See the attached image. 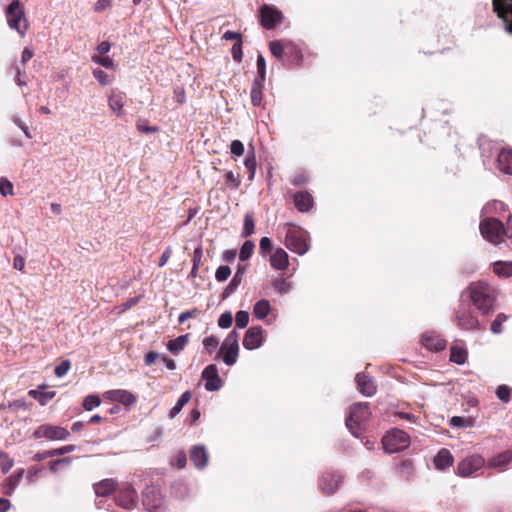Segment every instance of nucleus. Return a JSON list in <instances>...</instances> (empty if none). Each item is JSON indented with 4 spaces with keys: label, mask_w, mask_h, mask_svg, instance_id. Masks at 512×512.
<instances>
[{
    "label": "nucleus",
    "mask_w": 512,
    "mask_h": 512,
    "mask_svg": "<svg viewBox=\"0 0 512 512\" xmlns=\"http://www.w3.org/2000/svg\"><path fill=\"white\" fill-rule=\"evenodd\" d=\"M244 272H245L244 267L241 265H238L236 273L234 274L232 280L230 281V283L227 285V287L224 290V294H223L224 297L232 294L238 288V286L240 285V283L242 281Z\"/></svg>",
    "instance_id": "obj_31"
},
{
    "label": "nucleus",
    "mask_w": 512,
    "mask_h": 512,
    "mask_svg": "<svg viewBox=\"0 0 512 512\" xmlns=\"http://www.w3.org/2000/svg\"><path fill=\"white\" fill-rule=\"evenodd\" d=\"M457 326L463 330H473L479 326V321L470 311L459 310L456 313Z\"/></svg>",
    "instance_id": "obj_18"
},
{
    "label": "nucleus",
    "mask_w": 512,
    "mask_h": 512,
    "mask_svg": "<svg viewBox=\"0 0 512 512\" xmlns=\"http://www.w3.org/2000/svg\"><path fill=\"white\" fill-rule=\"evenodd\" d=\"M449 424L455 428H471L474 426V419L471 417L454 416L450 419Z\"/></svg>",
    "instance_id": "obj_36"
},
{
    "label": "nucleus",
    "mask_w": 512,
    "mask_h": 512,
    "mask_svg": "<svg viewBox=\"0 0 512 512\" xmlns=\"http://www.w3.org/2000/svg\"><path fill=\"white\" fill-rule=\"evenodd\" d=\"M467 359V351L461 347L453 346L451 348L450 360L456 364H464Z\"/></svg>",
    "instance_id": "obj_37"
},
{
    "label": "nucleus",
    "mask_w": 512,
    "mask_h": 512,
    "mask_svg": "<svg viewBox=\"0 0 512 512\" xmlns=\"http://www.w3.org/2000/svg\"><path fill=\"white\" fill-rule=\"evenodd\" d=\"M261 24L270 30L275 28L283 19L282 12L274 6L264 4L259 9Z\"/></svg>",
    "instance_id": "obj_11"
},
{
    "label": "nucleus",
    "mask_w": 512,
    "mask_h": 512,
    "mask_svg": "<svg viewBox=\"0 0 512 512\" xmlns=\"http://www.w3.org/2000/svg\"><path fill=\"white\" fill-rule=\"evenodd\" d=\"M294 204L301 212L308 211L313 205V198L308 192H299L294 196Z\"/></svg>",
    "instance_id": "obj_27"
},
{
    "label": "nucleus",
    "mask_w": 512,
    "mask_h": 512,
    "mask_svg": "<svg viewBox=\"0 0 512 512\" xmlns=\"http://www.w3.org/2000/svg\"><path fill=\"white\" fill-rule=\"evenodd\" d=\"M0 193L3 196L13 195V185L4 177H0Z\"/></svg>",
    "instance_id": "obj_54"
},
{
    "label": "nucleus",
    "mask_w": 512,
    "mask_h": 512,
    "mask_svg": "<svg viewBox=\"0 0 512 512\" xmlns=\"http://www.w3.org/2000/svg\"><path fill=\"white\" fill-rule=\"evenodd\" d=\"M356 382H357L359 391L363 395L370 397L376 393V385H375L374 381L372 380V378L369 377L368 375H366L364 373L357 374Z\"/></svg>",
    "instance_id": "obj_22"
},
{
    "label": "nucleus",
    "mask_w": 512,
    "mask_h": 512,
    "mask_svg": "<svg viewBox=\"0 0 512 512\" xmlns=\"http://www.w3.org/2000/svg\"><path fill=\"white\" fill-rule=\"evenodd\" d=\"M272 248V241L268 237H262L259 243V249L262 253H265Z\"/></svg>",
    "instance_id": "obj_63"
},
{
    "label": "nucleus",
    "mask_w": 512,
    "mask_h": 512,
    "mask_svg": "<svg viewBox=\"0 0 512 512\" xmlns=\"http://www.w3.org/2000/svg\"><path fill=\"white\" fill-rule=\"evenodd\" d=\"M24 475V469H18L14 471L6 480L3 486L4 493L11 495L14 493L16 488L19 486Z\"/></svg>",
    "instance_id": "obj_25"
},
{
    "label": "nucleus",
    "mask_w": 512,
    "mask_h": 512,
    "mask_svg": "<svg viewBox=\"0 0 512 512\" xmlns=\"http://www.w3.org/2000/svg\"><path fill=\"white\" fill-rule=\"evenodd\" d=\"M188 334L181 335L175 339H172L167 344V349L174 354L179 353L188 343Z\"/></svg>",
    "instance_id": "obj_34"
},
{
    "label": "nucleus",
    "mask_w": 512,
    "mask_h": 512,
    "mask_svg": "<svg viewBox=\"0 0 512 512\" xmlns=\"http://www.w3.org/2000/svg\"><path fill=\"white\" fill-rule=\"evenodd\" d=\"M226 184L231 189H237L240 185L239 177L235 175L232 171H228L226 173Z\"/></svg>",
    "instance_id": "obj_57"
},
{
    "label": "nucleus",
    "mask_w": 512,
    "mask_h": 512,
    "mask_svg": "<svg viewBox=\"0 0 512 512\" xmlns=\"http://www.w3.org/2000/svg\"><path fill=\"white\" fill-rule=\"evenodd\" d=\"M111 7V0H98L94 5L95 12H102Z\"/></svg>",
    "instance_id": "obj_62"
},
{
    "label": "nucleus",
    "mask_w": 512,
    "mask_h": 512,
    "mask_svg": "<svg viewBox=\"0 0 512 512\" xmlns=\"http://www.w3.org/2000/svg\"><path fill=\"white\" fill-rule=\"evenodd\" d=\"M254 227H255V225H254V219H253L252 215L249 213L245 214L242 236L248 237V236L252 235L254 232Z\"/></svg>",
    "instance_id": "obj_44"
},
{
    "label": "nucleus",
    "mask_w": 512,
    "mask_h": 512,
    "mask_svg": "<svg viewBox=\"0 0 512 512\" xmlns=\"http://www.w3.org/2000/svg\"><path fill=\"white\" fill-rule=\"evenodd\" d=\"M264 330L260 326L250 327L244 336L243 347L247 350H255L261 347L264 341Z\"/></svg>",
    "instance_id": "obj_14"
},
{
    "label": "nucleus",
    "mask_w": 512,
    "mask_h": 512,
    "mask_svg": "<svg viewBox=\"0 0 512 512\" xmlns=\"http://www.w3.org/2000/svg\"><path fill=\"white\" fill-rule=\"evenodd\" d=\"M254 243L250 240H247L243 243L241 249H240V253H239V258L241 261H246L247 259H249L254 251Z\"/></svg>",
    "instance_id": "obj_40"
},
{
    "label": "nucleus",
    "mask_w": 512,
    "mask_h": 512,
    "mask_svg": "<svg viewBox=\"0 0 512 512\" xmlns=\"http://www.w3.org/2000/svg\"><path fill=\"white\" fill-rule=\"evenodd\" d=\"M230 151L235 156H242L244 154V145L240 140H233L230 144Z\"/></svg>",
    "instance_id": "obj_58"
},
{
    "label": "nucleus",
    "mask_w": 512,
    "mask_h": 512,
    "mask_svg": "<svg viewBox=\"0 0 512 512\" xmlns=\"http://www.w3.org/2000/svg\"><path fill=\"white\" fill-rule=\"evenodd\" d=\"M218 344H219V341L215 336H209L203 340L204 349L208 353H212L215 350V348L218 346Z\"/></svg>",
    "instance_id": "obj_56"
},
{
    "label": "nucleus",
    "mask_w": 512,
    "mask_h": 512,
    "mask_svg": "<svg viewBox=\"0 0 512 512\" xmlns=\"http://www.w3.org/2000/svg\"><path fill=\"white\" fill-rule=\"evenodd\" d=\"M271 311L270 302L266 299H261L254 304L253 315L259 320L265 319Z\"/></svg>",
    "instance_id": "obj_30"
},
{
    "label": "nucleus",
    "mask_w": 512,
    "mask_h": 512,
    "mask_svg": "<svg viewBox=\"0 0 512 512\" xmlns=\"http://www.w3.org/2000/svg\"><path fill=\"white\" fill-rule=\"evenodd\" d=\"M14 465V460L7 453L0 450V468L6 474Z\"/></svg>",
    "instance_id": "obj_42"
},
{
    "label": "nucleus",
    "mask_w": 512,
    "mask_h": 512,
    "mask_svg": "<svg viewBox=\"0 0 512 512\" xmlns=\"http://www.w3.org/2000/svg\"><path fill=\"white\" fill-rule=\"evenodd\" d=\"M236 327L242 329L245 328L249 323V313L244 310H240L235 316Z\"/></svg>",
    "instance_id": "obj_48"
},
{
    "label": "nucleus",
    "mask_w": 512,
    "mask_h": 512,
    "mask_svg": "<svg viewBox=\"0 0 512 512\" xmlns=\"http://www.w3.org/2000/svg\"><path fill=\"white\" fill-rule=\"evenodd\" d=\"M124 98L125 95L123 93H112L108 98L109 108L117 116H121L123 114Z\"/></svg>",
    "instance_id": "obj_29"
},
{
    "label": "nucleus",
    "mask_w": 512,
    "mask_h": 512,
    "mask_svg": "<svg viewBox=\"0 0 512 512\" xmlns=\"http://www.w3.org/2000/svg\"><path fill=\"white\" fill-rule=\"evenodd\" d=\"M269 46H270V51L273 56H275L276 58H279V59H281L283 57L284 46L281 41H277V40L272 41Z\"/></svg>",
    "instance_id": "obj_52"
},
{
    "label": "nucleus",
    "mask_w": 512,
    "mask_h": 512,
    "mask_svg": "<svg viewBox=\"0 0 512 512\" xmlns=\"http://www.w3.org/2000/svg\"><path fill=\"white\" fill-rule=\"evenodd\" d=\"M370 417L368 403H356L351 406L346 418V426L353 436L359 437L363 431L362 424Z\"/></svg>",
    "instance_id": "obj_3"
},
{
    "label": "nucleus",
    "mask_w": 512,
    "mask_h": 512,
    "mask_svg": "<svg viewBox=\"0 0 512 512\" xmlns=\"http://www.w3.org/2000/svg\"><path fill=\"white\" fill-rule=\"evenodd\" d=\"M486 211H490V210H495L496 212H500V211H506L507 209V206L503 203V202H500V201H494L493 203H489L485 206L484 208Z\"/></svg>",
    "instance_id": "obj_61"
},
{
    "label": "nucleus",
    "mask_w": 512,
    "mask_h": 512,
    "mask_svg": "<svg viewBox=\"0 0 512 512\" xmlns=\"http://www.w3.org/2000/svg\"><path fill=\"white\" fill-rule=\"evenodd\" d=\"M512 462V451L506 450L496 454L488 461V467L495 469L499 472L506 470L508 465Z\"/></svg>",
    "instance_id": "obj_17"
},
{
    "label": "nucleus",
    "mask_w": 512,
    "mask_h": 512,
    "mask_svg": "<svg viewBox=\"0 0 512 512\" xmlns=\"http://www.w3.org/2000/svg\"><path fill=\"white\" fill-rule=\"evenodd\" d=\"M70 432L61 426L43 424L33 433L35 439L46 438L51 441H62L68 439Z\"/></svg>",
    "instance_id": "obj_8"
},
{
    "label": "nucleus",
    "mask_w": 512,
    "mask_h": 512,
    "mask_svg": "<svg viewBox=\"0 0 512 512\" xmlns=\"http://www.w3.org/2000/svg\"><path fill=\"white\" fill-rule=\"evenodd\" d=\"M244 166L249 171V180H252L256 172V157L254 152H248L244 159Z\"/></svg>",
    "instance_id": "obj_39"
},
{
    "label": "nucleus",
    "mask_w": 512,
    "mask_h": 512,
    "mask_svg": "<svg viewBox=\"0 0 512 512\" xmlns=\"http://www.w3.org/2000/svg\"><path fill=\"white\" fill-rule=\"evenodd\" d=\"M92 61L98 65H101L107 69H114L115 64L114 60L110 58L109 56H100V55H93Z\"/></svg>",
    "instance_id": "obj_43"
},
{
    "label": "nucleus",
    "mask_w": 512,
    "mask_h": 512,
    "mask_svg": "<svg viewBox=\"0 0 512 512\" xmlns=\"http://www.w3.org/2000/svg\"><path fill=\"white\" fill-rule=\"evenodd\" d=\"M202 378L205 381L207 391H217L222 386V380L215 365H208L202 372Z\"/></svg>",
    "instance_id": "obj_15"
},
{
    "label": "nucleus",
    "mask_w": 512,
    "mask_h": 512,
    "mask_svg": "<svg viewBox=\"0 0 512 512\" xmlns=\"http://www.w3.org/2000/svg\"><path fill=\"white\" fill-rule=\"evenodd\" d=\"M505 230L503 224L493 217L485 218L480 223L482 236L494 245H499L503 241L506 236Z\"/></svg>",
    "instance_id": "obj_5"
},
{
    "label": "nucleus",
    "mask_w": 512,
    "mask_h": 512,
    "mask_svg": "<svg viewBox=\"0 0 512 512\" xmlns=\"http://www.w3.org/2000/svg\"><path fill=\"white\" fill-rule=\"evenodd\" d=\"M29 394L36 399L41 405L47 404L55 396L54 391L43 392L41 390H31Z\"/></svg>",
    "instance_id": "obj_38"
},
{
    "label": "nucleus",
    "mask_w": 512,
    "mask_h": 512,
    "mask_svg": "<svg viewBox=\"0 0 512 512\" xmlns=\"http://www.w3.org/2000/svg\"><path fill=\"white\" fill-rule=\"evenodd\" d=\"M7 24L12 29L19 33L20 36H25L29 25L25 18V10L20 0H12L6 8Z\"/></svg>",
    "instance_id": "obj_2"
},
{
    "label": "nucleus",
    "mask_w": 512,
    "mask_h": 512,
    "mask_svg": "<svg viewBox=\"0 0 512 512\" xmlns=\"http://www.w3.org/2000/svg\"><path fill=\"white\" fill-rule=\"evenodd\" d=\"M104 398L112 402H119L125 406H131L136 403L137 398L130 391L124 389L108 390L103 394Z\"/></svg>",
    "instance_id": "obj_16"
},
{
    "label": "nucleus",
    "mask_w": 512,
    "mask_h": 512,
    "mask_svg": "<svg viewBox=\"0 0 512 512\" xmlns=\"http://www.w3.org/2000/svg\"><path fill=\"white\" fill-rule=\"evenodd\" d=\"M209 455L203 445H196L192 448L190 453V460L195 467L202 469L208 463Z\"/></svg>",
    "instance_id": "obj_21"
},
{
    "label": "nucleus",
    "mask_w": 512,
    "mask_h": 512,
    "mask_svg": "<svg viewBox=\"0 0 512 512\" xmlns=\"http://www.w3.org/2000/svg\"><path fill=\"white\" fill-rule=\"evenodd\" d=\"M496 395L500 400H502L504 402H508L510 400V390H509L508 386H506V385L499 386L496 390Z\"/></svg>",
    "instance_id": "obj_59"
},
{
    "label": "nucleus",
    "mask_w": 512,
    "mask_h": 512,
    "mask_svg": "<svg viewBox=\"0 0 512 512\" xmlns=\"http://www.w3.org/2000/svg\"><path fill=\"white\" fill-rule=\"evenodd\" d=\"M508 319V316L504 313H500L496 316L491 324V332L494 334H500L502 332V324Z\"/></svg>",
    "instance_id": "obj_41"
},
{
    "label": "nucleus",
    "mask_w": 512,
    "mask_h": 512,
    "mask_svg": "<svg viewBox=\"0 0 512 512\" xmlns=\"http://www.w3.org/2000/svg\"><path fill=\"white\" fill-rule=\"evenodd\" d=\"M264 81L254 80L251 89V102L254 106H259L263 97Z\"/></svg>",
    "instance_id": "obj_32"
},
{
    "label": "nucleus",
    "mask_w": 512,
    "mask_h": 512,
    "mask_svg": "<svg viewBox=\"0 0 512 512\" xmlns=\"http://www.w3.org/2000/svg\"><path fill=\"white\" fill-rule=\"evenodd\" d=\"M71 462H72V458H70V457H65L62 459L51 461L49 463V469L51 472L56 473V472H58L60 467H62V466L68 467L71 464Z\"/></svg>",
    "instance_id": "obj_46"
},
{
    "label": "nucleus",
    "mask_w": 512,
    "mask_h": 512,
    "mask_svg": "<svg viewBox=\"0 0 512 512\" xmlns=\"http://www.w3.org/2000/svg\"><path fill=\"white\" fill-rule=\"evenodd\" d=\"M485 465V459L479 454L467 456L457 465V474L461 477H470Z\"/></svg>",
    "instance_id": "obj_10"
},
{
    "label": "nucleus",
    "mask_w": 512,
    "mask_h": 512,
    "mask_svg": "<svg viewBox=\"0 0 512 512\" xmlns=\"http://www.w3.org/2000/svg\"><path fill=\"white\" fill-rule=\"evenodd\" d=\"M422 344L431 351H441L446 347V341L435 332H426L422 336Z\"/></svg>",
    "instance_id": "obj_19"
},
{
    "label": "nucleus",
    "mask_w": 512,
    "mask_h": 512,
    "mask_svg": "<svg viewBox=\"0 0 512 512\" xmlns=\"http://www.w3.org/2000/svg\"><path fill=\"white\" fill-rule=\"evenodd\" d=\"M493 271L499 277L512 276V261H497L493 264Z\"/></svg>",
    "instance_id": "obj_33"
},
{
    "label": "nucleus",
    "mask_w": 512,
    "mask_h": 512,
    "mask_svg": "<svg viewBox=\"0 0 512 512\" xmlns=\"http://www.w3.org/2000/svg\"><path fill=\"white\" fill-rule=\"evenodd\" d=\"M285 245L290 251L304 255L309 250L307 232L299 227H289L285 236Z\"/></svg>",
    "instance_id": "obj_4"
},
{
    "label": "nucleus",
    "mask_w": 512,
    "mask_h": 512,
    "mask_svg": "<svg viewBox=\"0 0 512 512\" xmlns=\"http://www.w3.org/2000/svg\"><path fill=\"white\" fill-rule=\"evenodd\" d=\"M117 488V483L113 479H104L94 484V491L97 496H107Z\"/></svg>",
    "instance_id": "obj_26"
},
{
    "label": "nucleus",
    "mask_w": 512,
    "mask_h": 512,
    "mask_svg": "<svg viewBox=\"0 0 512 512\" xmlns=\"http://www.w3.org/2000/svg\"><path fill=\"white\" fill-rule=\"evenodd\" d=\"M76 450H77V446H75V445H65L60 448L49 450L48 455L60 456V455L72 453Z\"/></svg>",
    "instance_id": "obj_53"
},
{
    "label": "nucleus",
    "mask_w": 512,
    "mask_h": 512,
    "mask_svg": "<svg viewBox=\"0 0 512 512\" xmlns=\"http://www.w3.org/2000/svg\"><path fill=\"white\" fill-rule=\"evenodd\" d=\"M101 401L97 395H88L83 401V407L87 411H91L100 405Z\"/></svg>",
    "instance_id": "obj_47"
},
{
    "label": "nucleus",
    "mask_w": 512,
    "mask_h": 512,
    "mask_svg": "<svg viewBox=\"0 0 512 512\" xmlns=\"http://www.w3.org/2000/svg\"><path fill=\"white\" fill-rule=\"evenodd\" d=\"M382 444L387 453H395L406 449L410 444V438L403 430L393 429L384 435Z\"/></svg>",
    "instance_id": "obj_6"
},
{
    "label": "nucleus",
    "mask_w": 512,
    "mask_h": 512,
    "mask_svg": "<svg viewBox=\"0 0 512 512\" xmlns=\"http://www.w3.org/2000/svg\"><path fill=\"white\" fill-rule=\"evenodd\" d=\"M437 469L444 470L453 464V456L447 449H441L434 458Z\"/></svg>",
    "instance_id": "obj_28"
},
{
    "label": "nucleus",
    "mask_w": 512,
    "mask_h": 512,
    "mask_svg": "<svg viewBox=\"0 0 512 512\" xmlns=\"http://www.w3.org/2000/svg\"><path fill=\"white\" fill-rule=\"evenodd\" d=\"M492 3L494 11L506 24V31L512 34V0L510 3L507 0H492Z\"/></svg>",
    "instance_id": "obj_13"
},
{
    "label": "nucleus",
    "mask_w": 512,
    "mask_h": 512,
    "mask_svg": "<svg viewBox=\"0 0 512 512\" xmlns=\"http://www.w3.org/2000/svg\"><path fill=\"white\" fill-rule=\"evenodd\" d=\"M270 264L276 270H285L289 266V257L287 252L282 249H276L270 256Z\"/></svg>",
    "instance_id": "obj_24"
},
{
    "label": "nucleus",
    "mask_w": 512,
    "mask_h": 512,
    "mask_svg": "<svg viewBox=\"0 0 512 512\" xmlns=\"http://www.w3.org/2000/svg\"><path fill=\"white\" fill-rule=\"evenodd\" d=\"M69 369L70 362L68 360H65L55 367L54 372L57 377H63L68 372Z\"/></svg>",
    "instance_id": "obj_60"
},
{
    "label": "nucleus",
    "mask_w": 512,
    "mask_h": 512,
    "mask_svg": "<svg viewBox=\"0 0 512 512\" xmlns=\"http://www.w3.org/2000/svg\"><path fill=\"white\" fill-rule=\"evenodd\" d=\"M273 286L281 294H287L292 289V284L285 279L275 280Z\"/></svg>",
    "instance_id": "obj_45"
},
{
    "label": "nucleus",
    "mask_w": 512,
    "mask_h": 512,
    "mask_svg": "<svg viewBox=\"0 0 512 512\" xmlns=\"http://www.w3.org/2000/svg\"><path fill=\"white\" fill-rule=\"evenodd\" d=\"M13 267L18 271L24 272V269H25L24 257H22L21 255H16L14 257Z\"/></svg>",
    "instance_id": "obj_64"
},
{
    "label": "nucleus",
    "mask_w": 512,
    "mask_h": 512,
    "mask_svg": "<svg viewBox=\"0 0 512 512\" xmlns=\"http://www.w3.org/2000/svg\"><path fill=\"white\" fill-rule=\"evenodd\" d=\"M137 498L136 490L129 483H124L118 489L116 502L124 509H132L137 503Z\"/></svg>",
    "instance_id": "obj_12"
},
{
    "label": "nucleus",
    "mask_w": 512,
    "mask_h": 512,
    "mask_svg": "<svg viewBox=\"0 0 512 512\" xmlns=\"http://www.w3.org/2000/svg\"><path fill=\"white\" fill-rule=\"evenodd\" d=\"M231 275V269L229 266L222 265L217 268L215 272V279L218 282H223L228 279V277Z\"/></svg>",
    "instance_id": "obj_49"
},
{
    "label": "nucleus",
    "mask_w": 512,
    "mask_h": 512,
    "mask_svg": "<svg viewBox=\"0 0 512 512\" xmlns=\"http://www.w3.org/2000/svg\"><path fill=\"white\" fill-rule=\"evenodd\" d=\"M470 298L474 306L484 315L494 308L495 297L490 286L485 282L472 283L469 286Z\"/></svg>",
    "instance_id": "obj_1"
},
{
    "label": "nucleus",
    "mask_w": 512,
    "mask_h": 512,
    "mask_svg": "<svg viewBox=\"0 0 512 512\" xmlns=\"http://www.w3.org/2000/svg\"><path fill=\"white\" fill-rule=\"evenodd\" d=\"M93 76L102 85H109L112 82V77L101 69H95L93 71Z\"/></svg>",
    "instance_id": "obj_51"
},
{
    "label": "nucleus",
    "mask_w": 512,
    "mask_h": 512,
    "mask_svg": "<svg viewBox=\"0 0 512 512\" xmlns=\"http://www.w3.org/2000/svg\"><path fill=\"white\" fill-rule=\"evenodd\" d=\"M497 165L501 172L512 175V149H502L497 158Z\"/></svg>",
    "instance_id": "obj_23"
},
{
    "label": "nucleus",
    "mask_w": 512,
    "mask_h": 512,
    "mask_svg": "<svg viewBox=\"0 0 512 512\" xmlns=\"http://www.w3.org/2000/svg\"><path fill=\"white\" fill-rule=\"evenodd\" d=\"M341 482V476L337 473L328 472L325 473L320 481V488L327 494L334 493Z\"/></svg>",
    "instance_id": "obj_20"
},
{
    "label": "nucleus",
    "mask_w": 512,
    "mask_h": 512,
    "mask_svg": "<svg viewBox=\"0 0 512 512\" xmlns=\"http://www.w3.org/2000/svg\"><path fill=\"white\" fill-rule=\"evenodd\" d=\"M143 505L148 512L165 510V501L157 487L150 486L143 491Z\"/></svg>",
    "instance_id": "obj_9"
},
{
    "label": "nucleus",
    "mask_w": 512,
    "mask_h": 512,
    "mask_svg": "<svg viewBox=\"0 0 512 512\" xmlns=\"http://www.w3.org/2000/svg\"><path fill=\"white\" fill-rule=\"evenodd\" d=\"M256 65H257L259 77L256 78L255 80L265 81L266 63H265L264 57L261 54L258 55V57H257Z\"/></svg>",
    "instance_id": "obj_55"
},
{
    "label": "nucleus",
    "mask_w": 512,
    "mask_h": 512,
    "mask_svg": "<svg viewBox=\"0 0 512 512\" xmlns=\"http://www.w3.org/2000/svg\"><path fill=\"white\" fill-rule=\"evenodd\" d=\"M190 399L191 393L189 391H185L184 393H182L176 405L170 410V418L176 417L181 412L183 407L190 401Z\"/></svg>",
    "instance_id": "obj_35"
},
{
    "label": "nucleus",
    "mask_w": 512,
    "mask_h": 512,
    "mask_svg": "<svg viewBox=\"0 0 512 512\" xmlns=\"http://www.w3.org/2000/svg\"><path fill=\"white\" fill-rule=\"evenodd\" d=\"M239 334L232 330L220 347V353L223 355V361L226 365L232 366L237 362L239 354Z\"/></svg>",
    "instance_id": "obj_7"
},
{
    "label": "nucleus",
    "mask_w": 512,
    "mask_h": 512,
    "mask_svg": "<svg viewBox=\"0 0 512 512\" xmlns=\"http://www.w3.org/2000/svg\"><path fill=\"white\" fill-rule=\"evenodd\" d=\"M232 323H233V316H232V313L229 311L222 313L218 319V326L223 329H227V328L231 327Z\"/></svg>",
    "instance_id": "obj_50"
}]
</instances>
